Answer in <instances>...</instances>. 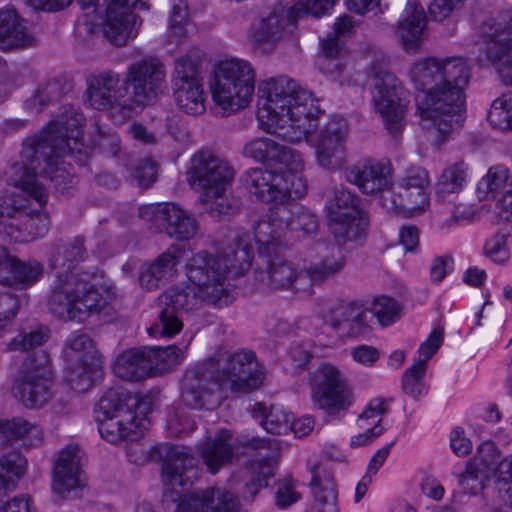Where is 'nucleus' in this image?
I'll use <instances>...</instances> for the list:
<instances>
[{
	"label": "nucleus",
	"instance_id": "4d7b16f0",
	"mask_svg": "<svg viewBox=\"0 0 512 512\" xmlns=\"http://www.w3.org/2000/svg\"><path fill=\"white\" fill-rule=\"evenodd\" d=\"M389 401L382 398L372 399L357 419V425L363 431L373 432L381 425L382 416L387 412Z\"/></svg>",
	"mask_w": 512,
	"mask_h": 512
},
{
	"label": "nucleus",
	"instance_id": "f03ea898",
	"mask_svg": "<svg viewBox=\"0 0 512 512\" xmlns=\"http://www.w3.org/2000/svg\"><path fill=\"white\" fill-rule=\"evenodd\" d=\"M227 245L217 254L195 253L186 264L189 285L170 288L158 297V322L150 335L173 337L183 328L181 312L201 307L203 303L224 305L231 291L230 280L243 276L251 267L254 250L248 232L231 229Z\"/></svg>",
	"mask_w": 512,
	"mask_h": 512
},
{
	"label": "nucleus",
	"instance_id": "ddd939ff",
	"mask_svg": "<svg viewBox=\"0 0 512 512\" xmlns=\"http://www.w3.org/2000/svg\"><path fill=\"white\" fill-rule=\"evenodd\" d=\"M166 77V67L158 57L144 56L132 62L125 77L129 104L124 113L133 116L162 97L167 91Z\"/></svg>",
	"mask_w": 512,
	"mask_h": 512
},
{
	"label": "nucleus",
	"instance_id": "9d476101",
	"mask_svg": "<svg viewBox=\"0 0 512 512\" xmlns=\"http://www.w3.org/2000/svg\"><path fill=\"white\" fill-rule=\"evenodd\" d=\"M138 406V399L120 388L106 391L95 409L100 436L112 444L138 439L146 428V419L135 411Z\"/></svg>",
	"mask_w": 512,
	"mask_h": 512
},
{
	"label": "nucleus",
	"instance_id": "2eb2a0df",
	"mask_svg": "<svg viewBox=\"0 0 512 512\" xmlns=\"http://www.w3.org/2000/svg\"><path fill=\"white\" fill-rule=\"evenodd\" d=\"M210 366L214 383L227 398L229 394L248 393L259 387L265 377L263 366L253 351L242 349L223 356Z\"/></svg>",
	"mask_w": 512,
	"mask_h": 512
},
{
	"label": "nucleus",
	"instance_id": "de8ad7c7",
	"mask_svg": "<svg viewBox=\"0 0 512 512\" xmlns=\"http://www.w3.org/2000/svg\"><path fill=\"white\" fill-rule=\"evenodd\" d=\"M192 339L193 336L190 335L183 348L176 345L146 348L152 364V373L155 370H171L179 365L184 360Z\"/></svg>",
	"mask_w": 512,
	"mask_h": 512
},
{
	"label": "nucleus",
	"instance_id": "6ab92c4d",
	"mask_svg": "<svg viewBox=\"0 0 512 512\" xmlns=\"http://www.w3.org/2000/svg\"><path fill=\"white\" fill-rule=\"evenodd\" d=\"M85 102L93 109L109 110L114 122L123 123L132 115H126L124 108L129 104L125 79L113 70H103L91 74L87 80Z\"/></svg>",
	"mask_w": 512,
	"mask_h": 512
},
{
	"label": "nucleus",
	"instance_id": "680f3d73",
	"mask_svg": "<svg viewBox=\"0 0 512 512\" xmlns=\"http://www.w3.org/2000/svg\"><path fill=\"white\" fill-rule=\"evenodd\" d=\"M484 254L497 264L506 263L510 258L506 235L495 233L490 236L485 242Z\"/></svg>",
	"mask_w": 512,
	"mask_h": 512
},
{
	"label": "nucleus",
	"instance_id": "72a5a7b5",
	"mask_svg": "<svg viewBox=\"0 0 512 512\" xmlns=\"http://www.w3.org/2000/svg\"><path fill=\"white\" fill-rule=\"evenodd\" d=\"M348 53L335 39L321 41L320 56L317 60L319 70L331 81L345 83L348 75Z\"/></svg>",
	"mask_w": 512,
	"mask_h": 512
},
{
	"label": "nucleus",
	"instance_id": "c756f323",
	"mask_svg": "<svg viewBox=\"0 0 512 512\" xmlns=\"http://www.w3.org/2000/svg\"><path fill=\"white\" fill-rule=\"evenodd\" d=\"M427 17L418 0H407L395 31L402 48L409 53L417 52L427 38Z\"/></svg>",
	"mask_w": 512,
	"mask_h": 512
},
{
	"label": "nucleus",
	"instance_id": "4c0bfd02",
	"mask_svg": "<svg viewBox=\"0 0 512 512\" xmlns=\"http://www.w3.org/2000/svg\"><path fill=\"white\" fill-rule=\"evenodd\" d=\"M12 441H21L26 448L37 447L43 441V430L21 417L0 420V443Z\"/></svg>",
	"mask_w": 512,
	"mask_h": 512
},
{
	"label": "nucleus",
	"instance_id": "4be33fe9",
	"mask_svg": "<svg viewBox=\"0 0 512 512\" xmlns=\"http://www.w3.org/2000/svg\"><path fill=\"white\" fill-rule=\"evenodd\" d=\"M214 383L210 366L197 364L184 374L181 384V400L192 409L212 410L225 399Z\"/></svg>",
	"mask_w": 512,
	"mask_h": 512
},
{
	"label": "nucleus",
	"instance_id": "b1692460",
	"mask_svg": "<svg viewBox=\"0 0 512 512\" xmlns=\"http://www.w3.org/2000/svg\"><path fill=\"white\" fill-rule=\"evenodd\" d=\"M297 19H291L290 9L284 11H273L267 16L255 20L248 32V41L255 50L261 53L272 52L276 45L287 38L291 33V27Z\"/></svg>",
	"mask_w": 512,
	"mask_h": 512
},
{
	"label": "nucleus",
	"instance_id": "dca6fc26",
	"mask_svg": "<svg viewBox=\"0 0 512 512\" xmlns=\"http://www.w3.org/2000/svg\"><path fill=\"white\" fill-rule=\"evenodd\" d=\"M430 179L428 172L419 166L408 168L388 191L379 198V204L389 213L414 217L424 213L429 205Z\"/></svg>",
	"mask_w": 512,
	"mask_h": 512
},
{
	"label": "nucleus",
	"instance_id": "c9c22d12",
	"mask_svg": "<svg viewBox=\"0 0 512 512\" xmlns=\"http://www.w3.org/2000/svg\"><path fill=\"white\" fill-rule=\"evenodd\" d=\"M34 37L28 32L14 9L0 11V49L25 48L33 44Z\"/></svg>",
	"mask_w": 512,
	"mask_h": 512
},
{
	"label": "nucleus",
	"instance_id": "423d86ee",
	"mask_svg": "<svg viewBox=\"0 0 512 512\" xmlns=\"http://www.w3.org/2000/svg\"><path fill=\"white\" fill-rule=\"evenodd\" d=\"M200 468L191 448H167L161 470L164 496L178 502L176 512H235L234 495L221 487L185 493L199 478Z\"/></svg>",
	"mask_w": 512,
	"mask_h": 512
},
{
	"label": "nucleus",
	"instance_id": "393cba45",
	"mask_svg": "<svg viewBox=\"0 0 512 512\" xmlns=\"http://www.w3.org/2000/svg\"><path fill=\"white\" fill-rule=\"evenodd\" d=\"M345 179L357 186L366 195L384 194L392 183V168L389 163L367 158L344 170Z\"/></svg>",
	"mask_w": 512,
	"mask_h": 512
},
{
	"label": "nucleus",
	"instance_id": "a18cd8bd",
	"mask_svg": "<svg viewBox=\"0 0 512 512\" xmlns=\"http://www.w3.org/2000/svg\"><path fill=\"white\" fill-rule=\"evenodd\" d=\"M325 248L329 250V253L306 271L308 279L313 284L321 283L340 273L346 264V258L339 247L325 246Z\"/></svg>",
	"mask_w": 512,
	"mask_h": 512
},
{
	"label": "nucleus",
	"instance_id": "ea45409f",
	"mask_svg": "<svg viewBox=\"0 0 512 512\" xmlns=\"http://www.w3.org/2000/svg\"><path fill=\"white\" fill-rule=\"evenodd\" d=\"M288 200L283 202H271L279 204L278 214L282 217L286 231L299 234L312 235L318 230V219L314 213L303 206L287 205Z\"/></svg>",
	"mask_w": 512,
	"mask_h": 512
},
{
	"label": "nucleus",
	"instance_id": "6e6552de",
	"mask_svg": "<svg viewBox=\"0 0 512 512\" xmlns=\"http://www.w3.org/2000/svg\"><path fill=\"white\" fill-rule=\"evenodd\" d=\"M235 175V168L226 158L206 149L192 155L186 180L199 192V200L209 214L222 219L234 215L239 209L237 200L228 194Z\"/></svg>",
	"mask_w": 512,
	"mask_h": 512
},
{
	"label": "nucleus",
	"instance_id": "412c9836",
	"mask_svg": "<svg viewBox=\"0 0 512 512\" xmlns=\"http://www.w3.org/2000/svg\"><path fill=\"white\" fill-rule=\"evenodd\" d=\"M50 219L46 212H32L14 196L0 198V231L16 242H29L46 235Z\"/></svg>",
	"mask_w": 512,
	"mask_h": 512
},
{
	"label": "nucleus",
	"instance_id": "37998d69",
	"mask_svg": "<svg viewBox=\"0 0 512 512\" xmlns=\"http://www.w3.org/2000/svg\"><path fill=\"white\" fill-rule=\"evenodd\" d=\"M27 470V460L19 452L0 457V497L16 489Z\"/></svg>",
	"mask_w": 512,
	"mask_h": 512
},
{
	"label": "nucleus",
	"instance_id": "774afa93",
	"mask_svg": "<svg viewBox=\"0 0 512 512\" xmlns=\"http://www.w3.org/2000/svg\"><path fill=\"white\" fill-rule=\"evenodd\" d=\"M166 428L170 435L178 437L192 432L195 429V422L185 413L175 411L169 415Z\"/></svg>",
	"mask_w": 512,
	"mask_h": 512
},
{
	"label": "nucleus",
	"instance_id": "a211bd4d",
	"mask_svg": "<svg viewBox=\"0 0 512 512\" xmlns=\"http://www.w3.org/2000/svg\"><path fill=\"white\" fill-rule=\"evenodd\" d=\"M311 400L330 415L348 409L354 402L352 388L344 372L332 363L320 364L309 376Z\"/></svg>",
	"mask_w": 512,
	"mask_h": 512
},
{
	"label": "nucleus",
	"instance_id": "58836bf2",
	"mask_svg": "<svg viewBox=\"0 0 512 512\" xmlns=\"http://www.w3.org/2000/svg\"><path fill=\"white\" fill-rule=\"evenodd\" d=\"M328 221L330 232L339 245L360 242L365 236L368 224L364 213L329 216Z\"/></svg>",
	"mask_w": 512,
	"mask_h": 512
},
{
	"label": "nucleus",
	"instance_id": "9b49d317",
	"mask_svg": "<svg viewBox=\"0 0 512 512\" xmlns=\"http://www.w3.org/2000/svg\"><path fill=\"white\" fill-rule=\"evenodd\" d=\"M209 89L216 107L223 115L245 108L255 90V71L247 60L230 57L218 62L209 81Z\"/></svg>",
	"mask_w": 512,
	"mask_h": 512
},
{
	"label": "nucleus",
	"instance_id": "4468645a",
	"mask_svg": "<svg viewBox=\"0 0 512 512\" xmlns=\"http://www.w3.org/2000/svg\"><path fill=\"white\" fill-rule=\"evenodd\" d=\"M54 371L47 352L29 356L14 378L12 392L26 408L40 409L54 397Z\"/></svg>",
	"mask_w": 512,
	"mask_h": 512
},
{
	"label": "nucleus",
	"instance_id": "13d9d810",
	"mask_svg": "<svg viewBox=\"0 0 512 512\" xmlns=\"http://www.w3.org/2000/svg\"><path fill=\"white\" fill-rule=\"evenodd\" d=\"M482 466V461L479 462L478 459H474L469 462L465 470L459 474L458 483L463 492L470 495H476L483 490L485 472Z\"/></svg>",
	"mask_w": 512,
	"mask_h": 512
},
{
	"label": "nucleus",
	"instance_id": "cd10ccee",
	"mask_svg": "<svg viewBox=\"0 0 512 512\" xmlns=\"http://www.w3.org/2000/svg\"><path fill=\"white\" fill-rule=\"evenodd\" d=\"M266 262L265 270H257L255 279L261 290H284L303 288L307 273L298 272L292 263L277 257L263 258Z\"/></svg>",
	"mask_w": 512,
	"mask_h": 512
},
{
	"label": "nucleus",
	"instance_id": "2f4dec72",
	"mask_svg": "<svg viewBox=\"0 0 512 512\" xmlns=\"http://www.w3.org/2000/svg\"><path fill=\"white\" fill-rule=\"evenodd\" d=\"M43 275V265L36 261L27 262L8 255L5 248H0V283L29 287Z\"/></svg>",
	"mask_w": 512,
	"mask_h": 512
},
{
	"label": "nucleus",
	"instance_id": "c85d7f7f",
	"mask_svg": "<svg viewBox=\"0 0 512 512\" xmlns=\"http://www.w3.org/2000/svg\"><path fill=\"white\" fill-rule=\"evenodd\" d=\"M79 453L77 445L67 446L59 453L55 463L52 488L63 497L76 496L84 485Z\"/></svg>",
	"mask_w": 512,
	"mask_h": 512
},
{
	"label": "nucleus",
	"instance_id": "052dcab7",
	"mask_svg": "<svg viewBox=\"0 0 512 512\" xmlns=\"http://www.w3.org/2000/svg\"><path fill=\"white\" fill-rule=\"evenodd\" d=\"M337 0H299L290 8L291 19H299L304 15L320 17L327 13Z\"/></svg>",
	"mask_w": 512,
	"mask_h": 512
},
{
	"label": "nucleus",
	"instance_id": "aec40b11",
	"mask_svg": "<svg viewBox=\"0 0 512 512\" xmlns=\"http://www.w3.org/2000/svg\"><path fill=\"white\" fill-rule=\"evenodd\" d=\"M173 98L178 109L188 115L205 112V92L198 60L191 53L174 61L171 74Z\"/></svg>",
	"mask_w": 512,
	"mask_h": 512
},
{
	"label": "nucleus",
	"instance_id": "a19ab883",
	"mask_svg": "<svg viewBox=\"0 0 512 512\" xmlns=\"http://www.w3.org/2000/svg\"><path fill=\"white\" fill-rule=\"evenodd\" d=\"M277 461L272 457L252 459L246 466V481L243 496L255 497L259 491L268 486V481L276 474Z\"/></svg>",
	"mask_w": 512,
	"mask_h": 512
},
{
	"label": "nucleus",
	"instance_id": "f3484780",
	"mask_svg": "<svg viewBox=\"0 0 512 512\" xmlns=\"http://www.w3.org/2000/svg\"><path fill=\"white\" fill-rule=\"evenodd\" d=\"M370 78L372 100L384 125L390 133L396 134L403 127L406 104L403 102V89L398 78L388 71L384 61L371 65Z\"/></svg>",
	"mask_w": 512,
	"mask_h": 512
},
{
	"label": "nucleus",
	"instance_id": "5701e85b",
	"mask_svg": "<svg viewBox=\"0 0 512 512\" xmlns=\"http://www.w3.org/2000/svg\"><path fill=\"white\" fill-rule=\"evenodd\" d=\"M140 216L148 221L165 223L166 233L180 241L189 240L198 232L194 215L174 203H157L140 208Z\"/></svg>",
	"mask_w": 512,
	"mask_h": 512
},
{
	"label": "nucleus",
	"instance_id": "6e6d98bb",
	"mask_svg": "<svg viewBox=\"0 0 512 512\" xmlns=\"http://www.w3.org/2000/svg\"><path fill=\"white\" fill-rule=\"evenodd\" d=\"M426 367L422 362H414L403 374L402 389L405 394L417 400L428 391L424 382Z\"/></svg>",
	"mask_w": 512,
	"mask_h": 512
},
{
	"label": "nucleus",
	"instance_id": "1a4fd4ad",
	"mask_svg": "<svg viewBox=\"0 0 512 512\" xmlns=\"http://www.w3.org/2000/svg\"><path fill=\"white\" fill-rule=\"evenodd\" d=\"M483 51L502 82L512 86V10L487 19L480 27ZM489 123L500 130H512V91L495 99L488 112Z\"/></svg>",
	"mask_w": 512,
	"mask_h": 512
},
{
	"label": "nucleus",
	"instance_id": "f704fd0d",
	"mask_svg": "<svg viewBox=\"0 0 512 512\" xmlns=\"http://www.w3.org/2000/svg\"><path fill=\"white\" fill-rule=\"evenodd\" d=\"M113 371L117 377L134 382L152 375V364L146 348L122 352L114 361Z\"/></svg>",
	"mask_w": 512,
	"mask_h": 512
},
{
	"label": "nucleus",
	"instance_id": "20e7f679",
	"mask_svg": "<svg viewBox=\"0 0 512 512\" xmlns=\"http://www.w3.org/2000/svg\"><path fill=\"white\" fill-rule=\"evenodd\" d=\"M409 75L419 90L416 112L423 128H434L437 142H445L463 122V90L470 77L467 61L457 56L425 58L412 65Z\"/></svg>",
	"mask_w": 512,
	"mask_h": 512
},
{
	"label": "nucleus",
	"instance_id": "f8f14e48",
	"mask_svg": "<svg viewBox=\"0 0 512 512\" xmlns=\"http://www.w3.org/2000/svg\"><path fill=\"white\" fill-rule=\"evenodd\" d=\"M85 11L87 25L94 24V14L101 19L104 36L116 46H124L138 34L140 23L133 8L145 6L142 0H77Z\"/></svg>",
	"mask_w": 512,
	"mask_h": 512
},
{
	"label": "nucleus",
	"instance_id": "3c124183",
	"mask_svg": "<svg viewBox=\"0 0 512 512\" xmlns=\"http://www.w3.org/2000/svg\"><path fill=\"white\" fill-rule=\"evenodd\" d=\"M358 203L359 199L354 193L341 187L334 190L333 194L328 198L325 207L328 217L353 215L363 213L358 208Z\"/></svg>",
	"mask_w": 512,
	"mask_h": 512
},
{
	"label": "nucleus",
	"instance_id": "0e129e2a",
	"mask_svg": "<svg viewBox=\"0 0 512 512\" xmlns=\"http://www.w3.org/2000/svg\"><path fill=\"white\" fill-rule=\"evenodd\" d=\"M58 96V84L47 83L39 87L34 95L25 102V108L32 113H38L47 103Z\"/></svg>",
	"mask_w": 512,
	"mask_h": 512
},
{
	"label": "nucleus",
	"instance_id": "0eeeda50",
	"mask_svg": "<svg viewBox=\"0 0 512 512\" xmlns=\"http://www.w3.org/2000/svg\"><path fill=\"white\" fill-rule=\"evenodd\" d=\"M275 170L252 168L242 178L244 188L262 202H283L302 198L307 192L301 152L279 144L271 163Z\"/></svg>",
	"mask_w": 512,
	"mask_h": 512
},
{
	"label": "nucleus",
	"instance_id": "338daca9",
	"mask_svg": "<svg viewBox=\"0 0 512 512\" xmlns=\"http://www.w3.org/2000/svg\"><path fill=\"white\" fill-rule=\"evenodd\" d=\"M133 178L142 187L150 186L157 176V164L150 158L138 162L132 171Z\"/></svg>",
	"mask_w": 512,
	"mask_h": 512
},
{
	"label": "nucleus",
	"instance_id": "f257e3e1",
	"mask_svg": "<svg viewBox=\"0 0 512 512\" xmlns=\"http://www.w3.org/2000/svg\"><path fill=\"white\" fill-rule=\"evenodd\" d=\"M257 121L261 130L298 143L303 139L314 149L316 163L329 171L342 169L347 163L349 123L342 116H332L312 133L321 114L318 100L288 76L261 81L257 90Z\"/></svg>",
	"mask_w": 512,
	"mask_h": 512
},
{
	"label": "nucleus",
	"instance_id": "864d4df0",
	"mask_svg": "<svg viewBox=\"0 0 512 512\" xmlns=\"http://www.w3.org/2000/svg\"><path fill=\"white\" fill-rule=\"evenodd\" d=\"M195 32V26L188 17L187 3H174L169 18V37L179 41Z\"/></svg>",
	"mask_w": 512,
	"mask_h": 512
},
{
	"label": "nucleus",
	"instance_id": "7c9ffc66",
	"mask_svg": "<svg viewBox=\"0 0 512 512\" xmlns=\"http://www.w3.org/2000/svg\"><path fill=\"white\" fill-rule=\"evenodd\" d=\"M307 467L312 474L310 488L313 494L312 512H338V494L330 470L317 456L307 460Z\"/></svg>",
	"mask_w": 512,
	"mask_h": 512
},
{
	"label": "nucleus",
	"instance_id": "7ed1b4c3",
	"mask_svg": "<svg viewBox=\"0 0 512 512\" xmlns=\"http://www.w3.org/2000/svg\"><path fill=\"white\" fill-rule=\"evenodd\" d=\"M83 124L84 116L79 109L65 105L55 119L24 141L23 166L18 168L12 180L41 208L48 199L44 184L48 178L61 193L76 183L71 163H66L65 157L73 158L79 165L87 163L92 148L82 142Z\"/></svg>",
	"mask_w": 512,
	"mask_h": 512
},
{
	"label": "nucleus",
	"instance_id": "69168bd1",
	"mask_svg": "<svg viewBox=\"0 0 512 512\" xmlns=\"http://www.w3.org/2000/svg\"><path fill=\"white\" fill-rule=\"evenodd\" d=\"M300 499L296 490L295 481L291 478H284L277 482L275 492V503L280 508H286Z\"/></svg>",
	"mask_w": 512,
	"mask_h": 512
},
{
	"label": "nucleus",
	"instance_id": "c03bdc74",
	"mask_svg": "<svg viewBox=\"0 0 512 512\" xmlns=\"http://www.w3.org/2000/svg\"><path fill=\"white\" fill-rule=\"evenodd\" d=\"M63 357L66 363L100 360L93 340L83 332H74L66 340Z\"/></svg>",
	"mask_w": 512,
	"mask_h": 512
},
{
	"label": "nucleus",
	"instance_id": "bf43d9fd",
	"mask_svg": "<svg viewBox=\"0 0 512 512\" xmlns=\"http://www.w3.org/2000/svg\"><path fill=\"white\" fill-rule=\"evenodd\" d=\"M20 307V299L16 294L0 293V338L10 332Z\"/></svg>",
	"mask_w": 512,
	"mask_h": 512
},
{
	"label": "nucleus",
	"instance_id": "09e8293b",
	"mask_svg": "<svg viewBox=\"0 0 512 512\" xmlns=\"http://www.w3.org/2000/svg\"><path fill=\"white\" fill-rule=\"evenodd\" d=\"M254 417H261L262 427L271 434H286L290 431V422L293 419L292 415L288 413L283 407L271 406L269 411L261 404H255Z\"/></svg>",
	"mask_w": 512,
	"mask_h": 512
},
{
	"label": "nucleus",
	"instance_id": "bb28decb",
	"mask_svg": "<svg viewBox=\"0 0 512 512\" xmlns=\"http://www.w3.org/2000/svg\"><path fill=\"white\" fill-rule=\"evenodd\" d=\"M279 204L263 215L253 226L254 240L260 258L277 257L285 247L286 226L278 214Z\"/></svg>",
	"mask_w": 512,
	"mask_h": 512
},
{
	"label": "nucleus",
	"instance_id": "603ef678",
	"mask_svg": "<svg viewBox=\"0 0 512 512\" xmlns=\"http://www.w3.org/2000/svg\"><path fill=\"white\" fill-rule=\"evenodd\" d=\"M369 313L375 316L381 326H390L401 317V306L397 300L381 295L372 299L370 304H366Z\"/></svg>",
	"mask_w": 512,
	"mask_h": 512
},
{
	"label": "nucleus",
	"instance_id": "e433bc0d",
	"mask_svg": "<svg viewBox=\"0 0 512 512\" xmlns=\"http://www.w3.org/2000/svg\"><path fill=\"white\" fill-rule=\"evenodd\" d=\"M178 263L177 256L168 250L152 263L143 264L139 269L140 286L148 291L157 289L173 277Z\"/></svg>",
	"mask_w": 512,
	"mask_h": 512
},
{
	"label": "nucleus",
	"instance_id": "8fccbe9b",
	"mask_svg": "<svg viewBox=\"0 0 512 512\" xmlns=\"http://www.w3.org/2000/svg\"><path fill=\"white\" fill-rule=\"evenodd\" d=\"M511 183L512 176L509 175L506 168L502 166L492 167L477 185L478 197L479 199H485L488 195H491L496 201V197L503 193Z\"/></svg>",
	"mask_w": 512,
	"mask_h": 512
},
{
	"label": "nucleus",
	"instance_id": "79ce46f5",
	"mask_svg": "<svg viewBox=\"0 0 512 512\" xmlns=\"http://www.w3.org/2000/svg\"><path fill=\"white\" fill-rule=\"evenodd\" d=\"M102 376L100 360L92 362L66 363L65 379L69 387L76 393L89 391L96 380Z\"/></svg>",
	"mask_w": 512,
	"mask_h": 512
},
{
	"label": "nucleus",
	"instance_id": "49530a36",
	"mask_svg": "<svg viewBox=\"0 0 512 512\" xmlns=\"http://www.w3.org/2000/svg\"><path fill=\"white\" fill-rule=\"evenodd\" d=\"M467 179L468 167L463 161L447 166L436 183V196L444 200L458 194L466 186Z\"/></svg>",
	"mask_w": 512,
	"mask_h": 512
},
{
	"label": "nucleus",
	"instance_id": "a878e982",
	"mask_svg": "<svg viewBox=\"0 0 512 512\" xmlns=\"http://www.w3.org/2000/svg\"><path fill=\"white\" fill-rule=\"evenodd\" d=\"M371 320L368 306L359 301L339 303L325 315V321L339 336L350 338L366 333Z\"/></svg>",
	"mask_w": 512,
	"mask_h": 512
},
{
	"label": "nucleus",
	"instance_id": "39448f33",
	"mask_svg": "<svg viewBox=\"0 0 512 512\" xmlns=\"http://www.w3.org/2000/svg\"><path fill=\"white\" fill-rule=\"evenodd\" d=\"M86 254L81 237L59 241L51 250L48 265L55 271L56 279L51 285L48 307L60 319L83 322L108 303L92 282V275L75 272Z\"/></svg>",
	"mask_w": 512,
	"mask_h": 512
},
{
	"label": "nucleus",
	"instance_id": "e2e57ef3",
	"mask_svg": "<svg viewBox=\"0 0 512 512\" xmlns=\"http://www.w3.org/2000/svg\"><path fill=\"white\" fill-rule=\"evenodd\" d=\"M48 340V334L42 330L16 335L8 344V351H28L41 346Z\"/></svg>",
	"mask_w": 512,
	"mask_h": 512
},
{
	"label": "nucleus",
	"instance_id": "5fc2aeb1",
	"mask_svg": "<svg viewBox=\"0 0 512 512\" xmlns=\"http://www.w3.org/2000/svg\"><path fill=\"white\" fill-rule=\"evenodd\" d=\"M279 143L268 137L255 138L243 147V155L258 163L271 164Z\"/></svg>",
	"mask_w": 512,
	"mask_h": 512
},
{
	"label": "nucleus",
	"instance_id": "473e14b6",
	"mask_svg": "<svg viewBox=\"0 0 512 512\" xmlns=\"http://www.w3.org/2000/svg\"><path fill=\"white\" fill-rule=\"evenodd\" d=\"M197 450L209 472L217 473L235 458V446L232 443L231 431L220 429L214 437L209 436L199 442Z\"/></svg>",
	"mask_w": 512,
	"mask_h": 512
}]
</instances>
